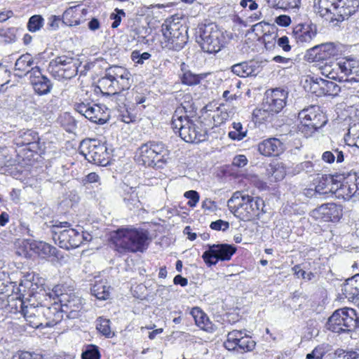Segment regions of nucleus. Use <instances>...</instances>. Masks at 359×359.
Wrapping results in <instances>:
<instances>
[{
	"label": "nucleus",
	"instance_id": "obj_45",
	"mask_svg": "<svg viewBox=\"0 0 359 359\" xmlns=\"http://www.w3.org/2000/svg\"><path fill=\"white\" fill-rule=\"evenodd\" d=\"M241 25L242 29V34L245 35V41L255 42L259 41L258 36H257L256 33H255L254 27L252 25L250 28H248V24H239Z\"/></svg>",
	"mask_w": 359,
	"mask_h": 359
},
{
	"label": "nucleus",
	"instance_id": "obj_29",
	"mask_svg": "<svg viewBox=\"0 0 359 359\" xmlns=\"http://www.w3.org/2000/svg\"><path fill=\"white\" fill-rule=\"evenodd\" d=\"M34 60L29 53L22 55L15 62V70L18 72V76H22L27 74H31V69L33 68Z\"/></svg>",
	"mask_w": 359,
	"mask_h": 359
},
{
	"label": "nucleus",
	"instance_id": "obj_9",
	"mask_svg": "<svg viewBox=\"0 0 359 359\" xmlns=\"http://www.w3.org/2000/svg\"><path fill=\"white\" fill-rule=\"evenodd\" d=\"M348 0H314L315 12L330 22H343L348 19L344 7L349 6Z\"/></svg>",
	"mask_w": 359,
	"mask_h": 359
},
{
	"label": "nucleus",
	"instance_id": "obj_57",
	"mask_svg": "<svg viewBox=\"0 0 359 359\" xmlns=\"http://www.w3.org/2000/svg\"><path fill=\"white\" fill-rule=\"evenodd\" d=\"M292 271L298 277L302 276V278L308 280H311L315 276L312 272L306 273L305 271L302 270L299 265H295L292 267Z\"/></svg>",
	"mask_w": 359,
	"mask_h": 359
},
{
	"label": "nucleus",
	"instance_id": "obj_2",
	"mask_svg": "<svg viewBox=\"0 0 359 359\" xmlns=\"http://www.w3.org/2000/svg\"><path fill=\"white\" fill-rule=\"evenodd\" d=\"M229 210L240 219L250 221L259 217L264 212V201L241 191L235 192L227 201Z\"/></svg>",
	"mask_w": 359,
	"mask_h": 359
},
{
	"label": "nucleus",
	"instance_id": "obj_19",
	"mask_svg": "<svg viewBox=\"0 0 359 359\" xmlns=\"http://www.w3.org/2000/svg\"><path fill=\"white\" fill-rule=\"evenodd\" d=\"M300 120H305L318 129L323 128L327 123V117L318 105H311L304 108L298 114Z\"/></svg>",
	"mask_w": 359,
	"mask_h": 359
},
{
	"label": "nucleus",
	"instance_id": "obj_40",
	"mask_svg": "<svg viewBox=\"0 0 359 359\" xmlns=\"http://www.w3.org/2000/svg\"><path fill=\"white\" fill-rule=\"evenodd\" d=\"M232 126L233 130L229 133V137L234 140H243L246 136L247 130H243L242 124L239 122H233Z\"/></svg>",
	"mask_w": 359,
	"mask_h": 359
},
{
	"label": "nucleus",
	"instance_id": "obj_11",
	"mask_svg": "<svg viewBox=\"0 0 359 359\" xmlns=\"http://www.w3.org/2000/svg\"><path fill=\"white\" fill-rule=\"evenodd\" d=\"M79 149L81 154L90 163L101 166H105L109 163L110 155L107 148L98 140H83Z\"/></svg>",
	"mask_w": 359,
	"mask_h": 359
},
{
	"label": "nucleus",
	"instance_id": "obj_51",
	"mask_svg": "<svg viewBox=\"0 0 359 359\" xmlns=\"http://www.w3.org/2000/svg\"><path fill=\"white\" fill-rule=\"evenodd\" d=\"M273 31L268 29L263 36L261 41L264 43L265 48L266 49L271 48L275 43V40L276 37V34L273 31V28H272Z\"/></svg>",
	"mask_w": 359,
	"mask_h": 359
},
{
	"label": "nucleus",
	"instance_id": "obj_49",
	"mask_svg": "<svg viewBox=\"0 0 359 359\" xmlns=\"http://www.w3.org/2000/svg\"><path fill=\"white\" fill-rule=\"evenodd\" d=\"M151 54L147 52L141 53L140 50H133L131 53L132 60L136 63L142 65L145 60L150 58Z\"/></svg>",
	"mask_w": 359,
	"mask_h": 359
},
{
	"label": "nucleus",
	"instance_id": "obj_37",
	"mask_svg": "<svg viewBox=\"0 0 359 359\" xmlns=\"http://www.w3.org/2000/svg\"><path fill=\"white\" fill-rule=\"evenodd\" d=\"M318 53L321 60H326L337 53V49L333 43H326L318 45Z\"/></svg>",
	"mask_w": 359,
	"mask_h": 359
},
{
	"label": "nucleus",
	"instance_id": "obj_47",
	"mask_svg": "<svg viewBox=\"0 0 359 359\" xmlns=\"http://www.w3.org/2000/svg\"><path fill=\"white\" fill-rule=\"evenodd\" d=\"M333 359H359V349L356 351H351L345 352L342 349H337L334 352Z\"/></svg>",
	"mask_w": 359,
	"mask_h": 359
},
{
	"label": "nucleus",
	"instance_id": "obj_42",
	"mask_svg": "<svg viewBox=\"0 0 359 359\" xmlns=\"http://www.w3.org/2000/svg\"><path fill=\"white\" fill-rule=\"evenodd\" d=\"M17 30L14 27L0 29V37L5 43H12L16 40Z\"/></svg>",
	"mask_w": 359,
	"mask_h": 359
},
{
	"label": "nucleus",
	"instance_id": "obj_48",
	"mask_svg": "<svg viewBox=\"0 0 359 359\" xmlns=\"http://www.w3.org/2000/svg\"><path fill=\"white\" fill-rule=\"evenodd\" d=\"M327 345L322 344L316 347L311 353L306 355V359H323L327 353Z\"/></svg>",
	"mask_w": 359,
	"mask_h": 359
},
{
	"label": "nucleus",
	"instance_id": "obj_52",
	"mask_svg": "<svg viewBox=\"0 0 359 359\" xmlns=\"http://www.w3.org/2000/svg\"><path fill=\"white\" fill-rule=\"evenodd\" d=\"M38 248L41 250V253L48 256H57V250L55 247L52 246L46 243H40Z\"/></svg>",
	"mask_w": 359,
	"mask_h": 359
},
{
	"label": "nucleus",
	"instance_id": "obj_30",
	"mask_svg": "<svg viewBox=\"0 0 359 359\" xmlns=\"http://www.w3.org/2000/svg\"><path fill=\"white\" fill-rule=\"evenodd\" d=\"M266 172L271 182L280 181L286 175V168L282 162L276 161L269 165Z\"/></svg>",
	"mask_w": 359,
	"mask_h": 359
},
{
	"label": "nucleus",
	"instance_id": "obj_55",
	"mask_svg": "<svg viewBox=\"0 0 359 359\" xmlns=\"http://www.w3.org/2000/svg\"><path fill=\"white\" fill-rule=\"evenodd\" d=\"M272 61L281 64L283 68H290L294 65L293 60L291 58L280 55L273 57Z\"/></svg>",
	"mask_w": 359,
	"mask_h": 359
},
{
	"label": "nucleus",
	"instance_id": "obj_36",
	"mask_svg": "<svg viewBox=\"0 0 359 359\" xmlns=\"http://www.w3.org/2000/svg\"><path fill=\"white\" fill-rule=\"evenodd\" d=\"M266 2L270 7L286 10L299 8L301 0H266Z\"/></svg>",
	"mask_w": 359,
	"mask_h": 359
},
{
	"label": "nucleus",
	"instance_id": "obj_60",
	"mask_svg": "<svg viewBox=\"0 0 359 359\" xmlns=\"http://www.w3.org/2000/svg\"><path fill=\"white\" fill-rule=\"evenodd\" d=\"M36 354V353L28 351H18L13 355L12 359H34V355Z\"/></svg>",
	"mask_w": 359,
	"mask_h": 359
},
{
	"label": "nucleus",
	"instance_id": "obj_28",
	"mask_svg": "<svg viewBox=\"0 0 359 359\" xmlns=\"http://www.w3.org/2000/svg\"><path fill=\"white\" fill-rule=\"evenodd\" d=\"M190 314L194 318L196 325L201 329L209 332L213 330L212 324L208 316L199 307H194L191 310Z\"/></svg>",
	"mask_w": 359,
	"mask_h": 359
},
{
	"label": "nucleus",
	"instance_id": "obj_6",
	"mask_svg": "<svg viewBox=\"0 0 359 359\" xmlns=\"http://www.w3.org/2000/svg\"><path fill=\"white\" fill-rule=\"evenodd\" d=\"M170 151L162 142L149 141L137 150L138 161L148 167L161 168L169 158Z\"/></svg>",
	"mask_w": 359,
	"mask_h": 359
},
{
	"label": "nucleus",
	"instance_id": "obj_56",
	"mask_svg": "<svg viewBox=\"0 0 359 359\" xmlns=\"http://www.w3.org/2000/svg\"><path fill=\"white\" fill-rule=\"evenodd\" d=\"M318 53H320L318 51V46H316L307 50L305 57L309 61H320V55Z\"/></svg>",
	"mask_w": 359,
	"mask_h": 359
},
{
	"label": "nucleus",
	"instance_id": "obj_58",
	"mask_svg": "<svg viewBox=\"0 0 359 359\" xmlns=\"http://www.w3.org/2000/svg\"><path fill=\"white\" fill-rule=\"evenodd\" d=\"M342 183L336 180L334 176H332V182L330 183L329 187H332L330 195L335 194L336 197L339 198V194Z\"/></svg>",
	"mask_w": 359,
	"mask_h": 359
},
{
	"label": "nucleus",
	"instance_id": "obj_59",
	"mask_svg": "<svg viewBox=\"0 0 359 359\" xmlns=\"http://www.w3.org/2000/svg\"><path fill=\"white\" fill-rule=\"evenodd\" d=\"M248 159L245 155H237L233 159V165L238 168H243L247 165Z\"/></svg>",
	"mask_w": 359,
	"mask_h": 359
},
{
	"label": "nucleus",
	"instance_id": "obj_62",
	"mask_svg": "<svg viewBox=\"0 0 359 359\" xmlns=\"http://www.w3.org/2000/svg\"><path fill=\"white\" fill-rule=\"evenodd\" d=\"M255 33H256L257 36H258L259 41H261L263 36H264L265 32H266V29L264 27L263 24H254L253 25Z\"/></svg>",
	"mask_w": 359,
	"mask_h": 359
},
{
	"label": "nucleus",
	"instance_id": "obj_20",
	"mask_svg": "<svg viewBox=\"0 0 359 359\" xmlns=\"http://www.w3.org/2000/svg\"><path fill=\"white\" fill-rule=\"evenodd\" d=\"M312 216L324 222H337L342 216V207L333 203L323 204L312 211Z\"/></svg>",
	"mask_w": 359,
	"mask_h": 359
},
{
	"label": "nucleus",
	"instance_id": "obj_39",
	"mask_svg": "<svg viewBox=\"0 0 359 359\" xmlns=\"http://www.w3.org/2000/svg\"><path fill=\"white\" fill-rule=\"evenodd\" d=\"M301 123L298 126L299 131L306 138L312 137L320 129L313 125L305 122V120H300Z\"/></svg>",
	"mask_w": 359,
	"mask_h": 359
},
{
	"label": "nucleus",
	"instance_id": "obj_4",
	"mask_svg": "<svg viewBox=\"0 0 359 359\" xmlns=\"http://www.w3.org/2000/svg\"><path fill=\"white\" fill-rule=\"evenodd\" d=\"M45 296L50 301L57 298L61 306V310L67 318L74 319L78 318L79 312L83 308V299L75 293H68L67 287L62 284L55 285L52 291L49 293H46ZM46 301H48L47 298H46Z\"/></svg>",
	"mask_w": 359,
	"mask_h": 359
},
{
	"label": "nucleus",
	"instance_id": "obj_12",
	"mask_svg": "<svg viewBox=\"0 0 359 359\" xmlns=\"http://www.w3.org/2000/svg\"><path fill=\"white\" fill-rule=\"evenodd\" d=\"M161 32L165 39V46L170 50L178 51L187 41L186 24H162Z\"/></svg>",
	"mask_w": 359,
	"mask_h": 359
},
{
	"label": "nucleus",
	"instance_id": "obj_41",
	"mask_svg": "<svg viewBox=\"0 0 359 359\" xmlns=\"http://www.w3.org/2000/svg\"><path fill=\"white\" fill-rule=\"evenodd\" d=\"M352 283H353V280L347 279L343 286L342 291L347 298L353 299L355 297L359 296V288L353 287Z\"/></svg>",
	"mask_w": 359,
	"mask_h": 359
},
{
	"label": "nucleus",
	"instance_id": "obj_64",
	"mask_svg": "<svg viewBox=\"0 0 359 359\" xmlns=\"http://www.w3.org/2000/svg\"><path fill=\"white\" fill-rule=\"evenodd\" d=\"M216 207L215 203L210 199L206 198L202 203V208L208 210H214Z\"/></svg>",
	"mask_w": 359,
	"mask_h": 359
},
{
	"label": "nucleus",
	"instance_id": "obj_32",
	"mask_svg": "<svg viewBox=\"0 0 359 359\" xmlns=\"http://www.w3.org/2000/svg\"><path fill=\"white\" fill-rule=\"evenodd\" d=\"M123 201L129 209L139 208L140 201L136 191V188L126 186L123 193Z\"/></svg>",
	"mask_w": 359,
	"mask_h": 359
},
{
	"label": "nucleus",
	"instance_id": "obj_5",
	"mask_svg": "<svg viewBox=\"0 0 359 359\" xmlns=\"http://www.w3.org/2000/svg\"><path fill=\"white\" fill-rule=\"evenodd\" d=\"M185 107H178L172 116V128L175 133H179L180 137L187 142L198 143L205 140V134L199 132L196 125L189 119Z\"/></svg>",
	"mask_w": 359,
	"mask_h": 359
},
{
	"label": "nucleus",
	"instance_id": "obj_33",
	"mask_svg": "<svg viewBox=\"0 0 359 359\" xmlns=\"http://www.w3.org/2000/svg\"><path fill=\"white\" fill-rule=\"evenodd\" d=\"M332 182V175H323L317 180V184L315 186L316 192L319 197H327L330 195L332 187H329Z\"/></svg>",
	"mask_w": 359,
	"mask_h": 359
},
{
	"label": "nucleus",
	"instance_id": "obj_25",
	"mask_svg": "<svg viewBox=\"0 0 359 359\" xmlns=\"http://www.w3.org/2000/svg\"><path fill=\"white\" fill-rule=\"evenodd\" d=\"M316 24H297L293 29L296 39L301 42H309L317 34Z\"/></svg>",
	"mask_w": 359,
	"mask_h": 359
},
{
	"label": "nucleus",
	"instance_id": "obj_35",
	"mask_svg": "<svg viewBox=\"0 0 359 359\" xmlns=\"http://www.w3.org/2000/svg\"><path fill=\"white\" fill-rule=\"evenodd\" d=\"M208 74H194L191 70L185 72L180 75L182 84L187 86H196L200 83L201 81L207 76Z\"/></svg>",
	"mask_w": 359,
	"mask_h": 359
},
{
	"label": "nucleus",
	"instance_id": "obj_38",
	"mask_svg": "<svg viewBox=\"0 0 359 359\" xmlns=\"http://www.w3.org/2000/svg\"><path fill=\"white\" fill-rule=\"evenodd\" d=\"M273 115L271 114L269 109L265 107V104L263 102L260 108H256L252 112L253 120L255 122L261 123L264 121H268Z\"/></svg>",
	"mask_w": 359,
	"mask_h": 359
},
{
	"label": "nucleus",
	"instance_id": "obj_27",
	"mask_svg": "<svg viewBox=\"0 0 359 359\" xmlns=\"http://www.w3.org/2000/svg\"><path fill=\"white\" fill-rule=\"evenodd\" d=\"M354 181H346L342 183L339 190V198L348 200L352 196L359 195V178L354 176Z\"/></svg>",
	"mask_w": 359,
	"mask_h": 359
},
{
	"label": "nucleus",
	"instance_id": "obj_46",
	"mask_svg": "<svg viewBox=\"0 0 359 359\" xmlns=\"http://www.w3.org/2000/svg\"><path fill=\"white\" fill-rule=\"evenodd\" d=\"M82 359H100V353L98 347L95 345H89L81 355Z\"/></svg>",
	"mask_w": 359,
	"mask_h": 359
},
{
	"label": "nucleus",
	"instance_id": "obj_7",
	"mask_svg": "<svg viewBox=\"0 0 359 359\" xmlns=\"http://www.w3.org/2000/svg\"><path fill=\"white\" fill-rule=\"evenodd\" d=\"M54 302L51 303L50 305L44 303H29L26 304V302H23L22 311L24 314L25 318L27 320L36 315L39 316L41 313L43 314L46 318L45 326L46 327H53L60 323L63 317L64 312L61 310L58 302L53 299Z\"/></svg>",
	"mask_w": 359,
	"mask_h": 359
},
{
	"label": "nucleus",
	"instance_id": "obj_63",
	"mask_svg": "<svg viewBox=\"0 0 359 359\" xmlns=\"http://www.w3.org/2000/svg\"><path fill=\"white\" fill-rule=\"evenodd\" d=\"M322 159L326 163H332L335 161V156L332 151H327L323 154Z\"/></svg>",
	"mask_w": 359,
	"mask_h": 359
},
{
	"label": "nucleus",
	"instance_id": "obj_26",
	"mask_svg": "<svg viewBox=\"0 0 359 359\" xmlns=\"http://www.w3.org/2000/svg\"><path fill=\"white\" fill-rule=\"evenodd\" d=\"M39 137L36 132L28 130L21 133L16 139L18 146H28V149L35 151L39 149Z\"/></svg>",
	"mask_w": 359,
	"mask_h": 359
},
{
	"label": "nucleus",
	"instance_id": "obj_22",
	"mask_svg": "<svg viewBox=\"0 0 359 359\" xmlns=\"http://www.w3.org/2000/svg\"><path fill=\"white\" fill-rule=\"evenodd\" d=\"M285 149V144L276 137L268 138L258 144L259 152L265 156H277Z\"/></svg>",
	"mask_w": 359,
	"mask_h": 359
},
{
	"label": "nucleus",
	"instance_id": "obj_14",
	"mask_svg": "<svg viewBox=\"0 0 359 359\" xmlns=\"http://www.w3.org/2000/svg\"><path fill=\"white\" fill-rule=\"evenodd\" d=\"M212 25V24H198L197 27L201 47L204 52L208 53H217L221 48L219 32L214 30Z\"/></svg>",
	"mask_w": 359,
	"mask_h": 359
},
{
	"label": "nucleus",
	"instance_id": "obj_50",
	"mask_svg": "<svg viewBox=\"0 0 359 359\" xmlns=\"http://www.w3.org/2000/svg\"><path fill=\"white\" fill-rule=\"evenodd\" d=\"M341 62L342 61H340L334 64L333 70L331 71L330 74L327 78L335 81L338 80L339 82H344V76H342L341 73V68L340 67Z\"/></svg>",
	"mask_w": 359,
	"mask_h": 359
},
{
	"label": "nucleus",
	"instance_id": "obj_18",
	"mask_svg": "<svg viewBox=\"0 0 359 359\" xmlns=\"http://www.w3.org/2000/svg\"><path fill=\"white\" fill-rule=\"evenodd\" d=\"M287 95V91L284 89L275 88L266 90L263 102L265 107L269 109L272 115L279 113L286 105Z\"/></svg>",
	"mask_w": 359,
	"mask_h": 359
},
{
	"label": "nucleus",
	"instance_id": "obj_15",
	"mask_svg": "<svg viewBox=\"0 0 359 359\" xmlns=\"http://www.w3.org/2000/svg\"><path fill=\"white\" fill-rule=\"evenodd\" d=\"M224 346L229 351L247 353L255 349L256 342L250 336L244 334L242 330H234L227 334Z\"/></svg>",
	"mask_w": 359,
	"mask_h": 359
},
{
	"label": "nucleus",
	"instance_id": "obj_13",
	"mask_svg": "<svg viewBox=\"0 0 359 359\" xmlns=\"http://www.w3.org/2000/svg\"><path fill=\"white\" fill-rule=\"evenodd\" d=\"M48 71L58 80L69 79L77 74V62L72 57L58 56L50 62Z\"/></svg>",
	"mask_w": 359,
	"mask_h": 359
},
{
	"label": "nucleus",
	"instance_id": "obj_17",
	"mask_svg": "<svg viewBox=\"0 0 359 359\" xmlns=\"http://www.w3.org/2000/svg\"><path fill=\"white\" fill-rule=\"evenodd\" d=\"M74 109L90 121L100 125L105 123L109 117V114L97 104L76 103L74 105Z\"/></svg>",
	"mask_w": 359,
	"mask_h": 359
},
{
	"label": "nucleus",
	"instance_id": "obj_21",
	"mask_svg": "<svg viewBox=\"0 0 359 359\" xmlns=\"http://www.w3.org/2000/svg\"><path fill=\"white\" fill-rule=\"evenodd\" d=\"M30 83L34 92L39 95H47L53 88L50 80L42 74L38 66L31 69Z\"/></svg>",
	"mask_w": 359,
	"mask_h": 359
},
{
	"label": "nucleus",
	"instance_id": "obj_43",
	"mask_svg": "<svg viewBox=\"0 0 359 359\" xmlns=\"http://www.w3.org/2000/svg\"><path fill=\"white\" fill-rule=\"evenodd\" d=\"M96 327L97 330L107 337H111V329L109 326V320L99 318L97 321Z\"/></svg>",
	"mask_w": 359,
	"mask_h": 359
},
{
	"label": "nucleus",
	"instance_id": "obj_10",
	"mask_svg": "<svg viewBox=\"0 0 359 359\" xmlns=\"http://www.w3.org/2000/svg\"><path fill=\"white\" fill-rule=\"evenodd\" d=\"M358 318L353 309L343 308L336 310L327 323L328 330L336 333L349 332L357 325Z\"/></svg>",
	"mask_w": 359,
	"mask_h": 359
},
{
	"label": "nucleus",
	"instance_id": "obj_54",
	"mask_svg": "<svg viewBox=\"0 0 359 359\" xmlns=\"http://www.w3.org/2000/svg\"><path fill=\"white\" fill-rule=\"evenodd\" d=\"M184 197L189 199L187 204L190 207L196 206V205L198 202L199 198H200L198 193L194 190H190V191H186L184 193Z\"/></svg>",
	"mask_w": 359,
	"mask_h": 359
},
{
	"label": "nucleus",
	"instance_id": "obj_16",
	"mask_svg": "<svg viewBox=\"0 0 359 359\" xmlns=\"http://www.w3.org/2000/svg\"><path fill=\"white\" fill-rule=\"evenodd\" d=\"M208 249L203 252L202 258L209 266L215 265L219 260H230L236 251L234 245L226 243L208 245Z\"/></svg>",
	"mask_w": 359,
	"mask_h": 359
},
{
	"label": "nucleus",
	"instance_id": "obj_8",
	"mask_svg": "<svg viewBox=\"0 0 359 359\" xmlns=\"http://www.w3.org/2000/svg\"><path fill=\"white\" fill-rule=\"evenodd\" d=\"M72 224L68 222H53L50 226L53 233V239L61 248L74 249L81 245L80 232L70 228Z\"/></svg>",
	"mask_w": 359,
	"mask_h": 359
},
{
	"label": "nucleus",
	"instance_id": "obj_44",
	"mask_svg": "<svg viewBox=\"0 0 359 359\" xmlns=\"http://www.w3.org/2000/svg\"><path fill=\"white\" fill-rule=\"evenodd\" d=\"M11 283L9 274L4 271H0V294L8 292L11 287Z\"/></svg>",
	"mask_w": 359,
	"mask_h": 359
},
{
	"label": "nucleus",
	"instance_id": "obj_24",
	"mask_svg": "<svg viewBox=\"0 0 359 359\" xmlns=\"http://www.w3.org/2000/svg\"><path fill=\"white\" fill-rule=\"evenodd\" d=\"M261 69V63L256 60L240 62L231 67L234 74L243 78L256 76Z\"/></svg>",
	"mask_w": 359,
	"mask_h": 359
},
{
	"label": "nucleus",
	"instance_id": "obj_23",
	"mask_svg": "<svg viewBox=\"0 0 359 359\" xmlns=\"http://www.w3.org/2000/svg\"><path fill=\"white\" fill-rule=\"evenodd\" d=\"M341 73L345 83L359 82V62L353 58H346L341 62Z\"/></svg>",
	"mask_w": 359,
	"mask_h": 359
},
{
	"label": "nucleus",
	"instance_id": "obj_53",
	"mask_svg": "<svg viewBox=\"0 0 359 359\" xmlns=\"http://www.w3.org/2000/svg\"><path fill=\"white\" fill-rule=\"evenodd\" d=\"M210 227L215 231H226L229 228V223L222 219H217L210 223Z\"/></svg>",
	"mask_w": 359,
	"mask_h": 359
},
{
	"label": "nucleus",
	"instance_id": "obj_1",
	"mask_svg": "<svg viewBox=\"0 0 359 359\" xmlns=\"http://www.w3.org/2000/svg\"><path fill=\"white\" fill-rule=\"evenodd\" d=\"M133 82L132 75L126 68L121 66H111L105 69L104 76L98 80V88L104 96L108 98L107 103L113 109H117L122 116L123 121H132L130 116H125L126 108V92Z\"/></svg>",
	"mask_w": 359,
	"mask_h": 359
},
{
	"label": "nucleus",
	"instance_id": "obj_34",
	"mask_svg": "<svg viewBox=\"0 0 359 359\" xmlns=\"http://www.w3.org/2000/svg\"><path fill=\"white\" fill-rule=\"evenodd\" d=\"M315 84L320 87V93L323 95H334L339 91V87L333 81L324 79H316Z\"/></svg>",
	"mask_w": 359,
	"mask_h": 359
},
{
	"label": "nucleus",
	"instance_id": "obj_31",
	"mask_svg": "<svg viewBox=\"0 0 359 359\" xmlns=\"http://www.w3.org/2000/svg\"><path fill=\"white\" fill-rule=\"evenodd\" d=\"M110 287L106 280L95 281L93 285L90 290L93 295H94L97 299L106 300L109 298Z\"/></svg>",
	"mask_w": 359,
	"mask_h": 359
},
{
	"label": "nucleus",
	"instance_id": "obj_3",
	"mask_svg": "<svg viewBox=\"0 0 359 359\" xmlns=\"http://www.w3.org/2000/svg\"><path fill=\"white\" fill-rule=\"evenodd\" d=\"M114 242L118 248L130 252H144L149 245L147 230L137 228H121L116 231Z\"/></svg>",
	"mask_w": 359,
	"mask_h": 359
},
{
	"label": "nucleus",
	"instance_id": "obj_61",
	"mask_svg": "<svg viewBox=\"0 0 359 359\" xmlns=\"http://www.w3.org/2000/svg\"><path fill=\"white\" fill-rule=\"evenodd\" d=\"M278 45L285 52H288L291 50V46L289 44V39L286 36L278 39Z\"/></svg>",
	"mask_w": 359,
	"mask_h": 359
}]
</instances>
